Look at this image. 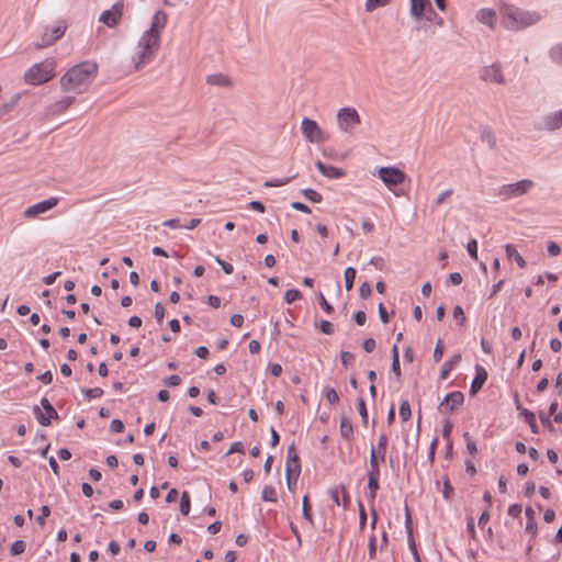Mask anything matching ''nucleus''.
Masks as SVG:
<instances>
[{
    "label": "nucleus",
    "instance_id": "1",
    "mask_svg": "<svg viewBox=\"0 0 562 562\" xmlns=\"http://www.w3.org/2000/svg\"><path fill=\"white\" fill-rule=\"evenodd\" d=\"M168 21V14L159 10L151 20L150 27L143 34L138 41L140 52L134 60L135 70H140L146 64L154 59L156 52L160 47V32L165 29Z\"/></svg>",
    "mask_w": 562,
    "mask_h": 562
},
{
    "label": "nucleus",
    "instance_id": "2",
    "mask_svg": "<svg viewBox=\"0 0 562 562\" xmlns=\"http://www.w3.org/2000/svg\"><path fill=\"white\" fill-rule=\"evenodd\" d=\"M498 10L502 25L510 31H522L541 20L538 11L525 10L507 2H502Z\"/></svg>",
    "mask_w": 562,
    "mask_h": 562
},
{
    "label": "nucleus",
    "instance_id": "3",
    "mask_svg": "<svg viewBox=\"0 0 562 562\" xmlns=\"http://www.w3.org/2000/svg\"><path fill=\"white\" fill-rule=\"evenodd\" d=\"M98 64L86 60L71 67L61 78L60 88L64 92H82L97 77Z\"/></svg>",
    "mask_w": 562,
    "mask_h": 562
},
{
    "label": "nucleus",
    "instance_id": "4",
    "mask_svg": "<svg viewBox=\"0 0 562 562\" xmlns=\"http://www.w3.org/2000/svg\"><path fill=\"white\" fill-rule=\"evenodd\" d=\"M55 61L46 59L34 64L24 74V81L29 85H42L49 81L54 77Z\"/></svg>",
    "mask_w": 562,
    "mask_h": 562
},
{
    "label": "nucleus",
    "instance_id": "5",
    "mask_svg": "<svg viewBox=\"0 0 562 562\" xmlns=\"http://www.w3.org/2000/svg\"><path fill=\"white\" fill-rule=\"evenodd\" d=\"M301 474V461L299 454L294 448V443L288 447V456L285 462V480L290 491H293V486L296 484Z\"/></svg>",
    "mask_w": 562,
    "mask_h": 562
},
{
    "label": "nucleus",
    "instance_id": "6",
    "mask_svg": "<svg viewBox=\"0 0 562 562\" xmlns=\"http://www.w3.org/2000/svg\"><path fill=\"white\" fill-rule=\"evenodd\" d=\"M533 186L535 183L532 180L524 179L515 183L504 184L499 189L498 194L503 199L509 200L527 194L533 188Z\"/></svg>",
    "mask_w": 562,
    "mask_h": 562
},
{
    "label": "nucleus",
    "instance_id": "7",
    "mask_svg": "<svg viewBox=\"0 0 562 562\" xmlns=\"http://www.w3.org/2000/svg\"><path fill=\"white\" fill-rule=\"evenodd\" d=\"M338 126L344 133L351 134L361 123L360 115L355 108H341L337 113Z\"/></svg>",
    "mask_w": 562,
    "mask_h": 562
},
{
    "label": "nucleus",
    "instance_id": "8",
    "mask_svg": "<svg viewBox=\"0 0 562 562\" xmlns=\"http://www.w3.org/2000/svg\"><path fill=\"white\" fill-rule=\"evenodd\" d=\"M301 132L305 140L308 143H324L327 140V136L317 122L308 117H304L302 120Z\"/></svg>",
    "mask_w": 562,
    "mask_h": 562
},
{
    "label": "nucleus",
    "instance_id": "9",
    "mask_svg": "<svg viewBox=\"0 0 562 562\" xmlns=\"http://www.w3.org/2000/svg\"><path fill=\"white\" fill-rule=\"evenodd\" d=\"M387 447V436L385 434L380 435L376 449L371 446L370 449V469L373 472L380 471V462L385 461Z\"/></svg>",
    "mask_w": 562,
    "mask_h": 562
},
{
    "label": "nucleus",
    "instance_id": "10",
    "mask_svg": "<svg viewBox=\"0 0 562 562\" xmlns=\"http://www.w3.org/2000/svg\"><path fill=\"white\" fill-rule=\"evenodd\" d=\"M380 179L389 187L403 183L406 179L404 171L396 167H381L378 170Z\"/></svg>",
    "mask_w": 562,
    "mask_h": 562
},
{
    "label": "nucleus",
    "instance_id": "11",
    "mask_svg": "<svg viewBox=\"0 0 562 562\" xmlns=\"http://www.w3.org/2000/svg\"><path fill=\"white\" fill-rule=\"evenodd\" d=\"M123 9V0H117L111 9L105 10L100 14L99 21L108 25L109 27H114L115 25H117L120 19L122 18Z\"/></svg>",
    "mask_w": 562,
    "mask_h": 562
},
{
    "label": "nucleus",
    "instance_id": "12",
    "mask_svg": "<svg viewBox=\"0 0 562 562\" xmlns=\"http://www.w3.org/2000/svg\"><path fill=\"white\" fill-rule=\"evenodd\" d=\"M59 203V198L52 196L47 200L33 204L25 209L23 216L24 218H35L38 215L48 212Z\"/></svg>",
    "mask_w": 562,
    "mask_h": 562
},
{
    "label": "nucleus",
    "instance_id": "13",
    "mask_svg": "<svg viewBox=\"0 0 562 562\" xmlns=\"http://www.w3.org/2000/svg\"><path fill=\"white\" fill-rule=\"evenodd\" d=\"M464 402V395L460 391L447 394L438 406V411L442 414H450L459 408Z\"/></svg>",
    "mask_w": 562,
    "mask_h": 562
},
{
    "label": "nucleus",
    "instance_id": "14",
    "mask_svg": "<svg viewBox=\"0 0 562 562\" xmlns=\"http://www.w3.org/2000/svg\"><path fill=\"white\" fill-rule=\"evenodd\" d=\"M480 78L485 82L505 85L506 80L499 64H492L481 69Z\"/></svg>",
    "mask_w": 562,
    "mask_h": 562
},
{
    "label": "nucleus",
    "instance_id": "15",
    "mask_svg": "<svg viewBox=\"0 0 562 562\" xmlns=\"http://www.w3.org/2000/svg\"><path fill=\"white\" fill-rule=\"evenodd\" d=\"M66 29L67 26L60 23L49 31L46 30V32L41 37V42L36 44V47L43 48L53 45L57 40H59L65 34Z\"/></svg>",
    "mask_w": 562,
    "mask_h": 562
},
{
    "label": "nucleus",
    "instance_id": "16",
    "mask_svg": "<svg viewBox=\"0 0 562 562\" xmlns=\"http://www.w3.org/2000/svg\"><path fill=\"white\" fill-rule=\"evenodd\" d=\"M487 380V372L482 366L475 367V376L470 386V395L474 396L483 387Z\"/></svg>",
    "mask_w": 562,
    "mask_h": 562
},
{
    "label": "nucleus",
    "instance_id": "17",
    "mask_svg": "<svg viewBox=\"0 0 562 562\" xmlns=\"http://www.w3.org/2000/svg\"><path fill=\"white\" fill-rule=\"evenodd\" d=\"M315 166L318 169V171L327 178L339 179L345 176L344 170H341L335 166H331V165H325L321 160H317L315 162Z\"/></svg>",
    "mask_w": 562,
    "mask_h": 562
},
{
    "label": "nucleus",
    "instance_id": "18",
    "mask_svg": "<svg viewBox=\"0 0 562 562\" xmlns=\"http://www.w3.org/2000/svg\"><path fill=\"white\" fill-rule=\"evenodd\" d=\"M562 127V115L560 111L550 113L543 117V128L547 131H555Z\"/></svg>",
    "mask_w": 562,
    "mask_h": 562
},
{
    "label": "nucleus",
    "instance_id": "19",
    "mask_svg": "<svg viewBox=\"0 0 562 562\" xmlns=\"http://www.w3.org/2000/svg\"><path fill=\"white\" fill-rule=\"evenodd\" d=\"M476 19L480 23L486 24L490 29L495 27L496 12L493 9H481L476 13Z\"/></svg>",
    "mask_w": 562,
    "mask_h": 562
},
{
    "label": "nucleus",
    "instance_id": "20",
    "mask_svg": "<svg viewBox=\"0 0 562 562\" xmlns=\"http://www.w3.org/2000/svg\"><path fill=\"white\" fill-rule=\"evenodd\" d=\"M75 102V97H65L48 108L52 115H57L67 110Z\"/></svg>",
    "mask_w": 562,
    "mask_h": 562
},
{
    "label": "nucleus",
    "instance_id": "21",
    "mask_svg": "<svg viewBox=\"0 0 562 562\" xmlns=\"http://www.w3.org/2000/svg\"><path fill=\"white\" fill-rule=\"evenodd\" d=\"M461 361V353L453 355L448 361H446L440 370V379L446 380L453 367L459 364Z\"/></svg>",
    "mask_w": 562,
    "mask_h": 562
},
{
    "label": "nucleus",
    "instance_id": "22",
    "mask_svg": "<svg viewBox=\"0 0 562 562\" xmlns=\"http://www.w3.org/2000/svg\"><path fill=\"white\" fill-rule=\"evenodd\" d=\"M379 474L380 471L373 472V470L368 471V487L370 490V498L374 499L376 496V491L379 490Z\"/></svg>",
    "mask_w": 562,
    "mask_h": 562
},
{
    "label": "nucleus",
    "instance_id": "23",
    "mask_svg": "<svg viewBox=\"0 0 562 562\" xmlns=\"http://www.w3.org/2000/svg\"><path fill=\"white\" fill-rule=\"evenodd\" d=\"M206 82L212 86L229 87L232 85L231 79L223 74L210 75L206 78Z\"/></svg>",
    "mask_w": 562,
    "mask_h": 562
},
{
    "label": "nucleus",
    "instance_id": "24",
    "mask_svg": "<svg viewBox=\"0 0 562 562\" xmlns=\"http://www.w3.org/2000/svg\"><path fill=\"white\" fill-rule=\"evenodd\" d=\"M427 3L428 0H411V14L416 19H420Z\"/></svg>",
    "mask_w": 562,
    "mask_h": 562
},
{
    "label": "nucleus",
    "instance_id": "25",
    "mask_svg": "<svg viewBox=\"0 0 562 562\" xmlns=\"http://www.w3.org/2000/svg\"><path fill=\"white\" fill-rule=\"evenodd\" d=\"M340 435L346 440H350L353 435V428L351 420L348 417H341L340 419Z\"/></svg>",
    "mask_w": 562,
    "mask_h": 562
},
{
    "label": "nucleus",
    "instance_id": "26",
    "mask_svg": "<svg viewBox=\"0 0 562 562\" xmlns=\"http://www.w3.org/2000/svg\"><path fill=\"white\" fill-rule=\"evenodd\" d=\"M505 252H506V257L508 259H512L514 258L516 263L520 267V268H525L526 267V261L525 259L521 257V255H519L517 252V250L515 249V247L510 244H507L505 246Z\"/></svg>",
    "mask_w": 562,
    "mask_h": 562
},
{
    "label": "nucleus",
    "instance_id": "27",
    "mask_svg": "<svg viewBox=\"0 0 562 562\" xmlns=\"http://www.w3.org/2000/svg\"><path fill=\"white\" fill-rule=\"evenodd\" d=\"M20 100V93L13 94L9 101L0 104V116L11 112Z\"/></svg>",
    "mask_w": 562,
    "mask_h": 562
},
{
    "label": "nucleus",
    "instance_id": "28",
    "mask_svg": "<svg viewBox=\"0 0 562 562\" xmlns=\"http://www.w3.org/2000/svg\"><path fill=\"white\" fill-rule=\"evenodd\" d=\"M525 422L529 425L532 434H539V427L536 423L535 414L529 409H522V415Z\"/></svg>",
    "mask_w": 562,
    "mask_h": 562
},
{
    "label": "nucleus",
    "instance_id": "29",
    "mask_svg": "<svg viewBox=\"0 0 562 562\" xmlns=\"http://www.w3.org/2000/svg\"><path fill=\"white\" fill-rule=\"evenodd\" d=\"M356 269L352 267H348L344 272L345 278V288L347 291H350L353 288V282L356 278Z\"/></svg>",
    "mask_w": 562,
    "mask_h": 562
},
{
    "label": "nucleus",
    "instance_id": "30",
    "mask_svg": "<svg viewBox=\"0 0 562 562\" xmlns=\"http://www.w3.org/2000/svg\"><path fill=\"white\" fill-rule=\"evenodd\" d=\"M41 405L45 409L49 419L50 418H53V419L59 418L57 411L54 408V406L50 404V402L46 397H43L41 400Z\"/></svg>",
    "mask_w": 562,
    "mask_h": 562
},
{
    "label": "nucleus",
    "instance_id": "31",
    "mask_svg": "<svg viewBox=\"0 0 562 562\" xmlns=\"http://www.w3.org/2000/svg\"><path fill=\"white\" fill-rule=\"evenodd\" d=\"M190 508H191L190 495H189V493L187 491H184L182 493L181 499H180V513L183 516H187L190 513Z\"/></svg>",
    "mask_w": 562,
    "mask_h": 562
},
{
    "label": "nucleus",
    "instance_id": "32",
    "mask_svg": "<svg viewBox=\"0 0 562 562\" xmlns=\"http://www.w3.org/2000/svg\"><path fill=\"white\" fill-rule=\"evenodd\" d=\"M302 193L307 200H310L313 203H321L323 200L322 194L313 189H304Z\"/></svg>",
    "mask_w": 562,
    "mask_h": 562
},
{
    "label": "nucleus",
    "instance_id": "33",
    "mask_svg": "<svg viewBox=\"0 0 562 562\" xmlns=\"http://www.w3.org/2000/svg\"><path fill=\"white\" fill-rule=\"evenodd\" d=\"M261 496H262L263 501H269V502H273V503L278 502L277 492L270 485H267V486L263 487Z\"/></svg>",
    "mask_w": 562,
    "mask_h": 562
},
{
    "label": "nucleus",
    "instance_id": "34",
    "mask_svg": "<svg viewBox=\"0 0 562 562\" xmlns=\"http://www.w3.org/2000/svg\"><path fill=\"white\" fill-rule=\"evenodd\" d=\"M412 415L411 406L407 401H403L400 405V417L403 422H407Z\"/></svg>",
    "mask_w": 562,
    "mask_h": 562
},
{
    "label": "nucleus",
    "instance_id": "35",
    "mask_svg": "<svg viewBox=\"0 0 562 562\" xmlns=\"http://www.w3.org/2000/svg\"><path fill=\"white\" fill-rule=\"evenodd\" d=\"M389 2L390 0H367L366 10L368 12H373L375 9L386 5Z\"/></svg>",
    "mask_w": 562,
    "mask_h": 562
},
{
    "label": "nucleus",
    "instance_id": "36",
    "mask_svg": "<svg viewBox=\"0 0 562 562\" xmlns=\"http://www.w3.org/2000/svg\"><path fill=\"white\" fill-rule=\"evenodd\" d=\"M33 413H34L37 422L42 426H49L50 425V419L43 414L42 409L37 405H35L33 407Z\"/></svg>",
    "mask_w": 562,
    "mask_h": 562
},
{
    "label": "nucleus",
    "instance_id": "37",
    "mask_svg": "<svg viewBox=\"0 0 562 562\" xmlns=\"http://www.w3.org/2000/svg\"><path fill=\"white\" fill-rule=\"evenodd\" d=\"M81 392L85 394V396L88 400L101 397L103 395V390L101 387H93V389H81Z\"/></svg>",
    "mask_w": 562,
    "mask_h": 562
},
{
    "label": "nucleus",
    "instance_id": "38",
    "mask_svg": "<svg viewBox=\"0 0 562 562\" xmlns=\"http://www.w3.org/2000/svg\"><path fill=\"white\" fill-rule=\"evenodd\" d=\"M357 408H358V412L362 418V423L364 425H367L368 423V412H367V406H366V402L362 397H358L357 400Z\"/></svg>",
    "mask_w": 562,
    "mask_h": 562
},
{
    "label": "nucleus",
    "instance_id": "39",
    "mask_svg": "<svg viewBox=\"0 0 562 562\" xmlns=\"http://www.w3.org/2000/svg\"><path fill=\"white\" fill-rule=\"evenodd\" d=\"M481 139L486 143L491 148H494L496 145V138L494 134L490 130H484L481 133Z\"/></svg>",
    "mask_w": 562,
    "mask_h": 562
},
{
    "label": "nucleus",
    "instance_id": "40",
    "mask_svg": "<svg viewBox=\"0 0 562 562\" xmlns=\"http://www.w3.org/2000/svg\"><path fill=\"white\" fill-rule=\"evenodd\" d=\"M26 544L23 540H16L11 544L10 552L12 555L22 554L25 551Z\"/></svg>",
    "mask_w": 562,
    "mask_h": 562
},
{
    "label": "nucleus",
    "instance_id": "41",
    "mask_svg": "<svg viewBox=\"0 0 562 562\" xmlns=\"http://www.w3.org/2000/svg\"><path fill=\"white\" fill-rule=\"evenodd\" d=\"M453 318L458 322L459 325H464V323L467 322V317H465V314L463 312V308L460 306V305H456L453 307Z\"/></svg>",
    "mask_w": 562,
    "mask_h": 562
},
{
    "label": "nucleus",
    "instance_id": "42",
    "mask_svg": "<svg viewBox=\"0 0 562 562\" xmlns=\"http://www.w3.org/2000/svg\"><path fill=\"white\" fill-rule=\"evenodd\" d=\"M50 515V509L47 505H43L41 507V515L36 517V522L43 527L45 525V519Z\"/></svg>",
    "mask_w": 562,
    "mask_h": 562
},
{
    "label": "nucleus",
    "instance_id": "43",
    "mask_svg": "<svg viewBox=\"0 0 562 562\" xmlns=\"http://www.w3.org/2000/svg\"><path fill=\"white\" fill-rule=\"evenodd\" d=\"M300 297H301V292L295 289L288 290L283 295V299L286 301V303H292Z\"/></svg>",
    "mask_w": 562,
    "mask_h": 562
},
{
    "label": "nucleus",
    "instance_id": "44",
    "mask_svg": "<svg viewBox=\"0 0 562 562\" xmlns=\"http://www.w3.org/2000/svg\"><path fill=\"white\" fill-rule=\"evenodd\" d=\"M318 304L324 310L325 313L331 314L334 312V307L327 302L323 293L318 294Z\"/></svg>",
    "mask_w": 562,
    "mask_h": 562
},
{
    "label": "nucleus",
    "instance_id": "45",
    "mask_svg": "<svg viewBox=\"0 0 562 562\" xmlns=\"http://www.w3.org/2000/svg\"><path fill=\"white\" fill-rule=\"evenodd\" d=\"M154 316H155L157 323L161 324V322L165 317V306L160 302L156 303V305H155Z\"/></svg>",
    "mask_w": 562,
    "mask_h": 562
},
{
    "label": "nucleus",
    "instance_id": "46",
    "mask_svg": "<svg viewBox=\"0 0 562 562\" xmlns=\"http://www.w3.org/2000/svg\"><path fill=\"white\" fill-rule=\"evenodd\" d=\"M467 250L471 258L477 260V241L476 239L469 240L467 245Z\"/></svg>",
    "mask_w": 562,
    "mask_h": 562
},
{
    "label": "nucleus",
    "instance_id": "47",
    "mask_svg": "<svg viewBox=\"0 0 562 562\" xmlns=\"http://www.w3.org/2000/svg\"><path fill=\"white\" fill-rule=\"evenodd\" d=\"M443 351H445V347L442 345V341H441V339H438V341L434 348V360L436 362L440 361V359L443 356Z\"/></svg>",
    "mask_w": 562,
    "mask_h": 562
},
{
    "label": "nucleus",
    "instance_id": "48",
    "mask_svg": "<svg viewBox=\"0 0 562 562\" xmlns=\"http://www.w3.org/2000/svg\"><path fill=\"white\" fill-rule=\"evenodd\" d=\"M372 294L371 285L368 282L361 283L359 288V295L361 299L366 300Z\"/></svg>",
    "mask_w": 562,
    "mask_h": 562
},
{
    "label": "nucleus",
    "instance_id": "49",
    "mask_svg": "<svg viewBox=\"0 0 562 562\" xmlns=\"http://www.w3.org/2000/svg\"><path fill=\"white\" fill-rule=\"evenodd\" d=\"M326 398L330 404H337L339 402V395L337 391L333 387L326 389Z\"/></svg>",
    "mask_w": 562,
    "mask_h": 562
},
{
    "label": "nucleus",
    "instance_id": "50",
    "mask_svg": "<svg viewBox=\"0 0 562 562\" xmlns=\"http://www.w3.org/2000/svg\"><path fill=\"white\" fill-rule=\"evenodd\" d=\"M355 357L351 352L349 351H341L340 352V360H341V364L345 367V368H348L352 361H353Z\"/></svg>",
    "mask_w": 562,
    "mask_h": 562
},
{
    "label": "nucleus",
    "instance_id": "51",
    "mask_svg": "<svg viewBox=\"0 0 562 562\" xmlns=\"http://www.w3.org/2000/svg\"><path fill=\"white\" fill-rule=\"evenodd\" d=\"M181 383V378L177 374H172L164 380V384L169 387L178 386Z\"/></svg>",
    "mask_w": 562,
    "mask_h": 562
},
{
    "label": "nucleus",
    "instance_id": "52",
    "mask_svg": "<svg viewBox=\"0 0 562 562\" xmlns=\"http://www.w3.org/2000/svg\"><path fill=\"white\" fill-rule=\"evenodd\" d=\"M453 191L452 189H447L445 191H442L436 199L435 201V206H439L441 205L448 198H450L452 195Z\"/></svg>",
    "mask_w": 562,
    "mask_h": 562
},
{
    "label": "nucleus",
    "instance_id": "53",
    "mask_svg": "<svg viewBox=\"0 0 562 562\" xmlns=\"http://www.w3.org/2000/svg\"><path fill=\"white\" fill-rule=\"evenodd\" d=\"M465 442H467V449L470 454H475L477 452L476 443L471 439L469 432H465L463 435Z\"/></svg>",
    "mask_w": 562,
    "mask_h": 562
},
{
    "label": "nucleus",
    "instance_id": "54",
    "mask_svg": "<svg viewBox=\"0 0 562 562\" xmlns=\"http://www.w3.org/2000/svg\"><path fill=\"white\" fill-rule=\"evenodd\" d=\"M215 261L222 267L223 271L226 274H232L234 271L233 265L226 262L225 260L221 259L220 257H215Z\"/></svg>",
    "mask_w": 562,
    "mask_h": 562
},
{
    "label": "nucleus",
    "instance_id": "55",
    "mask_svg": "<svg viewBox=\"0 0 562 562\" xmlns=\"http://www.w3.org/2000/svg\"><path fill=\"white\" fill-rule=\"evenodd\" d=\"M378 312H379V317H380V321L383 323V324H387L390 318H389V314L383 305V303H379L378 305Z\"/></svg>",
    "mask_w": 562,
    "mask_h": 562
},
{
    "label": "nucleus",
    "instance_id": "56",
    "mask_svg": "<svg viewBox=\"0 0 562 562\" xmlns=\"http://www.w3.org/2000/svg\"><path fill=\"white\" fill-rule=\"evenodd\" d=\"M353 321L356 322V324L358 326H363L366 324V321H367L366 313L363 311H357L353 314Z\"/></svg>",
    "mask_w": 562,
    "mask_h": 562
},
{
    "label": "nucleus",
    "instance_id": "57",
    "mask_svg": "<svg viewBox=\"0 0 562 562\" xmlns=\"http://www.w3.org/2000/svg\"><path fill=\"white\" fill-rule=\"evenodd\" d=\"M110 429L113 432H122L124 430V424L120 419H116V418L112 419V422L110 424Z\"/></svg>",
    "mask_w": 562,
    "mask_h": 562
},
{
    "label": "nucleus",
    "instance_id": "58",
    "mask_svg": "<svg viewBox=\"0 0 562 562\" xmlns=\"http://www.w3.org/2000/svg\"><path fill=\"white\" fill-rule=\"evenodd\" d=\"M319 330L323 334L330 335L334 331L333 324L330 322H328V321H321V323H319Z\"/></svg>",
    "mask_w": 562,
    "mask_h": 562
},
{
    "label": "nucleus",
    "instance_id": "59",
    "mask_svg": "<svg viewBox=\"0 0 562 562\" xmlns=\"http://www.w3.org/2000/svg\"><path fill=\"white\" fill-rule=\"evenodd\" d=\"M362 346L367 352H372L376 347V342L373 338H367L363 340Z\"/></svg>",
    "mask_w": 562,
    "mask_h": 562
},
{
    "label": "nucleus",
    "instance_id": "60",
    "mask_svg": "<svg viewBox=\"0 0 562 562\" xmlns=\"http://www.w3.org/2000/svg\"><path fill=\"white\" fill-rule=\"evenodd\" d=\"M442 495L446 499H450L453 495V487L451 486V484L448 480L445 481V483H443Z\"/></svg>",
    "mask_w": 562,
    "mask_h": 562
},
{
    "label": "nucleus",
    "instance_id": "61",
    "mask_svg": "<svg viewBox=\"0 0 562 562\" xmlns=\"http://www.w3.org/2000/svg\"><path fill=\"white\" fill-rule=\"evenodd\" d=\"M540 422L548 428L549 431H554V427L547 415L543 412H539Z\"/></svg>",
    "mask_w": 562,
    "mask_h": 562
},
{
    "label": "nucleus",
    "instance_id": "62",
    "mask_svg": "<svg viewBox=\"0 0 562 562\" xmlns=\"http://www.w3.org/2000/svg\"><path fill=\"white\" fill-rule=\"evenodd\" d=\"M547 250H548L550 256L555 257V256H558L560 254L561 248H560V246L557 243L550 241L548 244V246H547Z\"/></svg>",
    "mask_w": 562,
    "mask_h": 562
},
{
    "label": "nucleus",
    "instance_id": "63",
    "mask_svg": "<svg viewBox=\"0 0 562 562\" xmlns=\"http://www.w3.org/2000/svg\"><path fill=\"white\" fill-rule=\"evenodd\" d=\"M521 510H522V508L519 504H513L508 508V515L514 518H517L521 514Z\"/></svg>",
    "mask_w": 562,
    "mask_h": 562
},
{
    "label": "nucleus",
    "instance_id": "64",
    "mask_svg": "<svg viewBox=\"0 0 562 562\" xmlns=\"http://www.w3.org/2000/svg\"><path fill=\"white\" fill-rule=\"evenodd\" d=\"M551 55L555 60L562 61V45H557L552 48Z\"/></svg>",
    "mask_w": 562,
    "mask_h": 562
}]
</instances>
